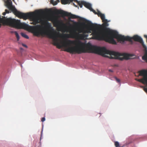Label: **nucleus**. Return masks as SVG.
<instances>
[{"instance_id":"1","label":"nucleus","mask_w":147,"mask_h":147,"mask_svg":"<svg viewBox=\"0 0 147 147\" xmlns=\"http://www.w3.org/2000/svg\"><path fill=\"white\" fill-rule=\"evenodd\" d=\"M48 9L47 8V14L48 12ZM48 22L47 19V27ZM65 34L63 36L59 34L55 30L53 29L49 34L47 29V36H49L50 38L53 40V44L59 49L64 47L65 51L71 53H77L81 54L82 53H92L98 54L104 57H108L106 54H109L110 59H118L120 60L123 59L127 60V54L126 53H120L107 50L105 47H99L93 46L90 43H88L85 48L80 47L78 46H74V45H79L82 46L83 43L80 41H76L69 40H62L58 38L59 37H63L67 36Z\"/></svg>"},{"instance_id":"2","label":"nucleus","mask_w":147,"mask_h":147,"mask_svg":"<svg viewBox=\"0 0 147 147\" xmlns=\"http://www.w3.org/2000/svg\"><path fill=\"white\" fill-rule=\"evenodd\" d=\"M28 15L25 17H18L20 18L26 20L30 18L33 22L31 23L34 26H30L25 23H21L20 21L11 18H7L5 22L7 25L18 29H23L32 32L36 36H46V9L36 10L34 12L24 13Z\"/></svg>"},{"instance_id":"3","label":"nucleus","mask_w":147,"mask_h":147,"mask_svg":"<svg viewBox=\"0 0 147 147\" xmlns=\"http://www.w3.org/2000/svg\"><path fill=\"white\" fill-rule=\"evenodd\" d=\"M109 34V37L106 39L107 40L114 45L117 44V42L114 39V38L117 39L118 41L120 42H123L125 41L131 42L132 39L135 41L139 42L142 44L145 52L144 54L142 57V59L147 62V47L144 44L142 39L141 37L137 35H134L132 37L128 36H125L119 34L118 32L116 31H110Z\"/></svg>"},{"instance_id":"4","label":"nucleus","mask_w":147,"mask_h":147,"mask_svg":"<svg viewBox=\"0 0 147 147\" xmlns=\"http://www.w3.org/2000/svg\"><path fill=\"white\" fill-rule=\"evenodd\" d=\"M103 23L102 25V30H100L98 32L94 33L93 36L94 38L98 40H104L107 42L112 44L107 40V38L109 37V32L113 30H110L107 27L109 25L108 22L110 21H108L105 19V18L102 19Z\"/></svg>"},{"instance_id":"5","label":"nucleus","mask_w":147,"mask_h":147,"mask_svg":"<svg viewBox=\"0 0 147 147\" xmlns=\"http://www.w3.org/2000/svg\"><path fill=\"white\" fill-rule=\"evenodd\" d=\"M77 30L78 33L77 32L76 30L75 29L74 30L70 32V34L72 37L82 40L84 39L88 36V34H85L88 33L89 32L88 30H85L83 28H78Z\"/></svg>"},{"instance_id":"6","label":"nucleus","mask_w":147,"mask_h":147,"mask_svg":"<svg viewBox=\"0 0 147 147\" xmlns=\"http://www.w3.org/2000/svg\"><path fill=\"white\" fill-rule=\"evenodd\" d=\"M138 74L137 76L138 77L142 76V78L141 79H137L136 80L146 85V87L144 88V90L147 93V70L146 69H142L138 71ZM135 76H137L135 74Z\"/></svg>"},{"instance_id":"7","label":"nucleus","mask_w":147,"mask_h":147,"mask_svg":"<svg viewBox=\"0 0 147 147\" xmlns=\"http://www.w3.org/2000/svg\"><path fill=\"white\" fill-rule=\"evenodd\" d=\"M6 3L5 6L9 9V10L11 11L17 17H25L27 16H29L30 14L28 15L24 14L23 13L18 11L15 7L13 6L11 0H7L5 1Z\"/></svg>"},{"instance_id":"8","label":"nucleus","mask_w":147,"mask_h":147,"mask_svg":"<svg viewBox=\"0 0 147 147\" xmlns=\"http://www.w3.org/2000/svg\"><path fill=\"white\" fill-rule=\"evenodd\" d=\"M56 13L57 14H61L63 16L69 17L71 19L79 18L80 17L79 16L73 14L71 13L68 12L63 10H57L56 11Z\"/></svg>"},{"instance_id":"9","label":"nucleus","mask_w":147,"mask_h":147,"mask_svg":"<svg viewBox=\"0 0 147 147\" xmlns=\"http://www.w3.org/2000/svg\"><path fill=\"white\" fill-rule=\"evenodd\" d=\"M50 20L53 24L54 26L57 27L60 24H61L63 26H65V24L61 22L58 20V18L57 16L53 15L50 17Z\"/></svg>"},{"instance_id":"10","label":"nucleus","mask_w":147,"mask_h":147,"mask_svg":"<svg viewBox=\"0 0 147 147\" xmlns=\"http://www.w3.org/2000/svg\"><path fill=\"white\" fill-rule=\"evenodd\" d=\"M90 27L92 29L97 30L99 28V25L97 24L90 23Z\"/></svg>"},{"instance_id":"11","label":"nucleus","mask_w":147,"mask_h":147,"mask_svg":"<svg viewBox=\"0 0 147 147\" xmlns=\"http://www.w3.org/2000/svg\"><path fill=\"white\" fill-rule=\"evenodd\" d=\"M83 3L84 5L86 7V8L89 9L90 10H91L90 9L92 8V5H91L88 3L86 2L85 1H84V3Z\"/></svg>"},{"instance_id":"12","label":"nucleus","mask_w":147,"mask_h":147,"mask_svg":"<svg viewBox=\"0 0 147 147\" xmlns=\"http://www.w3.org/2000/svg\"><path fill=\"white\" fill-rule=\"evenodd\" d=\"M74 0H61V2L63 4H66L70 3Z\"/></svg>"},{"instance_id":"13","label":"nucleus","mask_w":147,"mask_h":147,"mask_svg":"<svg viewBox=\"0 0 147 147\" xmlns=\"http://www.w3.org/2000/svg\"><path fill=\"white\" fill-rule=\"evenodd\" d=\"M96 14H97L99 17H100L101 20L105 18V14L101 13L98 10H97V12Z\"/></svg>"},{"instance_id":"14","label":"nucleus","mask_w":147,"mask_h":147,"mask_svg":"<svg viewBox=\"0 0 147 147\" xmlns=\"http://www.w3.org/2000/svg\"><path fill=\"white\" fill-rule=\"evenodd\" d=\"M75 2H77L78 5H79L80 7L81 8H82L83 6V5H84L83 3H84V1H82L81 2L78 1L77 0H74Z\"/></svg>"},{"instance_id":"15","label":"nucleus","mask_w":147,"mask_h":147,"mask_svg":"<svg viewBox=\"0 0 147 147\" xmlns=\"http://www.w3.org/2000/svg\"><path fill=\"white\" fill-rule=\"evenodd\" d=\"M50 3L52 4L53 5H55L57 4L58 3L60 2L59 0H57L56 1H54V0H50Z\"/></svg>"},{"instance_id":"16","label":"nucleus","mask_w":147,"mask_h":147,"mask_svg":"<svg viewBox=\"0 0 147 147\" xmlns=\"http://www.w3.org/2000/svg\"><path fill=\"white\" fill-rule=\"evenodd\" d=\"M21 34L23 37L26 39H28L29 38L28 36L24 33H21Z\"/></svg>"},{"instance_id":"17","label":"nucleus","mask_w":147,"mask_h":147,"mask_svg":"<svg viewBox=\"0 0 147 147\" xmlns=\"http://www.w3.org/2000/svg\"><path fill=\"white\" fill-rule=\"evenodd\" d=\"M14 32L15 34L17 40L18 41L20 39V37L18 33L16 31Z\"/></svg>"},{"instance_id":"18","label":"nucleus","mask_w":147,"mask_h":147,"mask_svg":"<svg viewBox=\"0 0 147 147\" xmlns=\"http://www.w3.org/2000/svg\"><path fill=\"white\" fill-rule=\"evenodd\" d=\"M115 145L116 147H119L120 146L119 143L117 141L115 142Z\"/></svg>"},{"instance_id":"19","label":"nucleus","mask_w":147,"mask_h":147,"mask_svg":"<svg viewBox=\"0 0 147 147\" xmlns=\"http://www.w3.org/2000/svg\"><path fill=\"white\" fill-rule=\"evenodd\" d=\"M90 9L91 10H90V11H92L95 14H96L97 12L95 11V10H94L92 8Z\"/></svg>"},{"instance_id":"20","label":"nucleus","mask_w":147,"mask_h":147,"mask_svg":"<svg viewBox=\"0 0 147 147\" xmlns=\"http://www.w3.org/2000/svg\"><path fill=\"white\" fill-rule=\"evenodd\" d=\"M115 80L117 82H120V80L119 79L117 78V77L115 78Z\"/></svg>"},{"instance_id":"21","label":"nucleus","mask_w":147,"mask_h":147,"mask_svg":"<svg viewBox=\"0 0 147 147\" xmlns=\"http://www.w3.org/2000/svg\"><path fill=\"white\" fill-rule=\"evenodd\" d=\"M45 117H43L41 119V121H42V122H43L44 121H45Z\"/></svg>"},{"instance_id":"22","label":"nucleus","mask_w":147,"mask_h":147,"mask_svg":"<svg viewBox=\"0 0 147 147\" xmlns=\"http://www.w3.org/2000/svg\"><path fill=\"white\" fill-rule=\"evenodd\" d=\"M22 46H23L24 47H25L26 48L27 47V45H26L24 44H22Z\"/></svg>"},{"instance_id":"23","label":"nucleus","mask_w":147,"mask_h":147,"mask_svg":"<svg viewBox=\"0 0 147 147\" xmlns=\"http://www.w3.org/2000/svg\"><path fill=\"white\" fill-rule=\"evenodd\" d=\"M5 12L6 13H9V11L7 9H6L5 10Z\"/></svg>"},{"instance_id":"24","label":"nucleus","mask_w":147,"mask_h":147,"mask_svg":"<svg viewBox=\"0 0 147 147\" xmlns=\"http://www.w3.org/2000/svg\"><path fill=\"white\" fill-rule=\"evenodd\" d=\"M6 13H5V12H4L3 13V15L4 16H5V14H6Z\"/></svg>"},{"instance_id":"25","label":"nucleus","mask_w":147,"mask_h":147,"mask_svg":"<svg viewBox=\"0 0 147 147\" xmlns=\"http://www.w3.org/2000/svg\"><path fill=\"white\" fill-rule=\"evenodd\" d=\"M74 4V6H75L76 7H77V6H76V5L74 4H74Z\"/></svg>"},{"instance_id":"26","label":"nucleus","mask_w":147,"mask_h":147,"mask_svg":"<svg viewBox=\"0 0 147 147\" xmlns=\"http://www.w3.org/2000/svg\"><path fill=\"white\" fill-rule=\"evenodd\" d=\"M20 49L21 50H23V49L22 48H20Z\"/></svg>"}]
</instances>
